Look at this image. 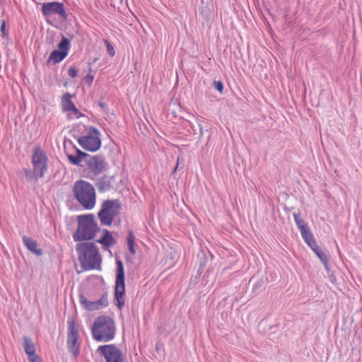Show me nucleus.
I'll list each match as a JSON object with an SVG mask.
<instances>
[{
    "label": "nucleus",
    "instance_id": "f257e3e1",
    "mask_svg": "<svg viewBox=\"0 0 362 362\" xmlns=\"http://www.w3.org/2000/svg\"><path fill=\"white\" fill-rule=\"evenodd\" d=\"M76 250L80 264L85 271L100 270L102 257L95 243H78L76 245Z\"/></svg>",
    "mask_w": 362,
    "mask_h": 362
},
{
    "label": "nucleus",
    "instance_id": "f03ea898",
    "mask_svg": "<svg viewBox=\"0 0 362 362\" xmlns=\"http://www.w3.org/2000/svg\"><path fill=\"white\" fill-rule=\"evenodd\" d=\"M48 162L49 158L41 146H35L31 156L33 169L25 168L22 170L26 180L37 181L42 178L48 170Z\"/></svg>",
    "mask_w": 362,
    "mask_h": 362
},
{
    "label": "nucleus",
    "instance_id": "7ed1b4c3",
    "mask_svg": "<svg viewBox=\"0 0 362 362\" xmlns=\"http://www.w3.org/2000/svg\"><path fill=\"white\" fill-rule=\"evenodd\" d=\"M77 229L73 234L75 242H88L95 238V235L100 230L98 223L93 214L79 215L77 217Z\"/></svg>",
    "mask_w": 362,
    "mask_h": 362
},
{
    "label": "nucleus",
    "instance_id": "20e7f679",
    "mask_svg": "<svg viewBox=\"0 0 362 362\" xmlns=\"http://www.w3.org/2000/svg\"><path fill=\"white\" fill-rule=\"evenodd\" d=\"M91 332L95 341H110L115 337L116 327L115 321L107 315L98 316L92 326Z\"/></svg>",
    "mask_w": 362,
    "mask_h": 362
},
{
    "label": "nucleus",
    "instance_id": "39448f33",
    "mask_svg": "<svg viewBox=\"0 0 362 362\" xmlns=\"http://www.w3.org/2000/svg\"><path fill=\"white\" fill-rule=\"evenodd\" d=\"M76 154L75 156L71 154L67 155L68 160L72 165H81L80 163L84 161L88 170L93 173L94 175H99L104 170L106 164L104 156H90L78 148H76Z\"/></svg>",
    "mask_w": 362,
    "mask_h": 362
},
{
    "label": "nucleus",
    "instance_id": "423d86ee",
    "mask_svg": "<svg viewBox=\"0 0 362 362\" xmlns=\"http://www.w3.org/2000/svg\"><path fill=\"white\" fill-rule=\"evenodd\" d=\"M73 192L77 202L87 210L92 209L96 202V194L94 187L88 182L79 180L73 185Z\"/></svg>",
    "mask_w": 362,
    "mask_h": 362
},
{
    "label": "nucleus",
    "instance_id": "0eeeda50",
    "mask_svg": "<svg viewBox=\"0 0 362 362\" xmlns=\"http://www.w3.org/2000/svg\"><path fill=\"white\" fill-rule=\"evenodd\" d=\"M121 208V202L117 199L105 200L101 204L100 210L98 213V217L100 223L103 226H111L115 217L119 214Z\"/></svg>",
    "mask_w": 362,
    "mask_h": 362
},
{
    "label": "nucleus",
    "instance_id": "6e6552de",
    "mask_svg": "<svg viewBox=\"0 0 362 362\" xmlns=\"http://www.w3.org/2000/svg\"><path fill=\"white\" fill-rule=\"evenodd\" d=\"M116 276L115 285V296L117 307L121 310L124 305L123 299L125 294L124 269L122 260L116 259Z\"/></svg>",
    "mask_w": 362,
    "mask_h": 362
},
{
    "label": "nucleus",
    "instance_id": "1a4fd4ad",
    "mask_svg": "<svg viewBox=\"0 0 362 362\" xmlns=\"http://www.w3.org/2000/svg\"><path fill=\"white\" fill-rule=\"evenodd\" d=\"M100 133L95 127L90 126L86 136L77 139L78 144L86 151L95 152L101 146Z\"/></svg>",
    "mask_w": 362,
    "mask_h": 362
},
{
    "label": "nucleus",
    "instance_id": "9d476101",
    "mask_svg": "<svg viewBox=\"0 0 362 362\" xmlns=\"http://www.w3.org/2000/svg\"><path fill=\"white\" fill-rule=\"evenodd\" d=\"M78 330L74 319L68 320V332H67V347L70 353L76 358L80 351V342L78 341Z\"/></svg>",
    "mask_w": 362,
    "mask_h": 362
},
{
    "label": "nucleus",
    "instance_id": "9b49d317",
    "mask_svg": "<svg viewBox=\"0 0 362 362\" xmlns=\"http://www.w3.org/2000/svg\"><path fill=\"white\" fill-rule=\"evenodd\" d=\"M58 49L53 50L48 57L47 63L53 64L59 63L64 60L69 54L71 48V40L62 35L60 42L57 45Z\"/></svg>",
    "mask_w": 362,
    "mask_h": 362
},
{
    "label": "nucleus",
    "instance_id": "f8f14e48",
    "mask_svg": "<svg viewBox=\"0 0 362 362\" xmlns=\"http://www.w3.org/2000/svg\"><path fill=\"white\" fill-rule=\"evenodd\" d=\"M98 351L105 358L106 362H124L122 351L114 344L100 346Z\"/></svg>",
    "mask_w": 362,
    "mask_h": 362
},
{
    "label": "nucleus",
    "instance_id": "ddd939ff",
    "mask_svg": "<svg viewBox=\"0 0 362 362\" xmlns=\"http://www.w3.org/2000/svg\"><path fill=\"white\" fill-rule=\"evenodd\" d=\"M41 11L44 16H48L52 14L59 15L63 20L68 19V13H66L64 6L59 1H52L45 3L42 5Z\"/></svg>",
    "mask_w": 362,
    "mask_h": 362
},
{
    "label": "nucleus",
    "instance_id": "4468645a",
    "mask_svg": "<svg viewBox=\"0 0 362 362\" xmlns=\"http://www.w3.org/2000/svg\"><path fill=\"white\" fill-rule=\"evenodd\" d=\"M107 293L105 292L101 298L96 301H90L86 299L83 294H79V302L82 307L88 311L99 310L101 308H106L108 305Z\"/></svg>",
    "mask_w": 362,
    "mask_h": 362
},
{
    "label": "nucleus",
    "instance_id": "2eb2a0df",
    "mask_svg": "<svg viewBox=\"0 0 362 362\" xmlns=\"http://www.w3.org/2000/svg\"><path fill=\"white\" fill-rule=\"evenodd\" d=\"M102 237L96 240V243H100L103 245V250H108L110 247L115 245L116 240L110 231L107 229H103L102 230Z\"/></svg>",
    "mask_w": 362,
    "mask_h": 362
},
{
    "label": "nucleus",
    "instance_id": "dca6fc26",
    "mask_svg": "<svg viewBox=\"0 0 362 362\" xmlns=\"http://www.w3.org/2000/svg\"><path fill=\"white\" fill-rule=\"evenodd\" d=\"M112 177L103 175L95 182V186L100 192H105L111 189Z\"/></svg>",
    "mask_w": 362,
    "mask_h": 362
},
{
    "label": "nucleus",
    "instance_id": "f3484780",
    "mask_svg": "<svg viewBox=\"0 0 362 362\" xmlns=\"http://www.w3.org/2000/svg\"><path fill=\"white\" fill-rule=\"evenodd\" d=\"M22 240L24 245L30 252L36 255H42V250L38 248L37 243L35 240L25 235L23 237Z\"/></svg>",
    "mask_w": 362,
    "mask_h": 362
},
{
    "label": "nucleus",
    "instance_id": "a211bd4d",
    "mask_svg": "<svg viewBox=\"0 0 362 362\" xmlns=\"http://www.w3.org/2000/svg\"><path fill=\"white\" fill-rule=\"evenodd\" d=\"M23 339L24 351L28 358L31 357L37 358V355L35 354V346L32 339L28 337H23Z\"/></svg>",
    "mask_w": 362,
    "mask_h": 362
},
{
    "label": "nucleus",
    "instance_id": "6ab92c4d",
    "mask_svg": "<svg viewBox=\"0 0 362 362\" xmlns=\"http://www.w3.org/2000/svg\"><path fill=\"white\" fill-rule=\"evenodd\" d=\"M71 97L72 95L69 93L62 95L61 105L63 112H69L71 109H74L75 105L71 100Z\"/></svg>",
    "mask_w": 362,
    "mask_h": 362
},
{
    "label": "nucleus",
    "instance_id": "aec40b11",
    "mask_svg": "<svg viewBox=\"0 0 362 362\" xmlns=\"http://www.w3.org/2000/svg\"><path fill=\"white\" fill-rule=\"evenodd\" d=\"M293 218L295 223L298 228L299 229L300 233L310 229V228L308 226V223L304 221L303 218H301L300 212L294 213Z\"/></svg>",
    "mask_w": 362,
    "mask_h": 362
},
{
    "label": "nucleus",
    "instance_id": "412c9836",
    "mask_svg": "<svg viewBox=\"0 0 362 362\" xmlns=\"http://www.w3.org/2000/svg\"><path fill=\"white\" fill-rule=\"evenodd\" d=\"M127 242L129 247V252L132 255H135V235L133 230H129L127 232Z\"/></svg>",
    "mask_w": 362,
    "mask_h": 362
},
{
    "label": "nucleus",
    "instance_id": "4be33fe9",
    "mask_svg": "<svg viewBox=\"0 0 362 362\" xmlns=\"http://www.w3.org/2000/svg\"><path fill=\"white\" fill-rule=\"evenodd\" d=\"M313 252L317 256V257L320 259V261L323 264L325 269L327 271H329V259H328L327 256L320 250V248L319 247L317 248H315V250H314Z\"/></svg>",
    "mask_w": 362,
    "mask_h": 362
},
{
    "label": "nucleus",
    "instance_id": "5701e85b",
    "mask_svg": "<svg viewBox=\"0 0 362 362\" xmlns=\"http://www.w3.org/2000/svg\"><path fill=\"white\" fill-rule=\"evenodd\" d=\"M300 234L303 240L306 243L307 245L311 243L313 241L315 240L310 229L307 230L306 231L303 232Z\"/></svg>",
    "mask_w": 362,
    "mask_h": 362
},
{
    "label": "nucleus",
    "instance_id": "b1692460",
    "mask_svg": "<svg viewBox=\"0 0 362 362\" xmlns=\"http://www.w3.org/2000/svg\"><path fill=\"white\" fill-rule=\"evenodd\" d=\"M264 288V281L262 279L257 280V281L253 285L252 292L258 293L262 291Z\"/></svg>",
    "mask_w": 362,
    "mask_h": 362
},
{
    "label": "nucleus",
    "instance_id": "393cba45",
    "mask_svg": "<svg viewBox=\"0 0 362 362\" xmlns=\"http://www.w3.org/2000/svg\"><path fill=\"white\" fill-rule=\"evenodd\" d=\"M105 44L106 45L107 52L108 54L111 57L115 56V49H114V47L112 46V45L107 40H105Z\"/></svg>",
    "mask_w": 362,
    "mask_h": 362
},
{
    "label": "nucleus",
    "instance_id": "a878e982",
    "mask_svg": "<svg viewBox=\"0 0 362 362\" xmlns=\"http://www.w3.org/2000/svg\"><path fill=\"white\" fill-rule=\"evenodd\" d=\"M214 87L219 92L222 93L224 88L223 83L221 81H214Z\"/></svg>",
    "mask_w": 362,
    "mask_h": 362
},
{
    "label": "nucleus",
    "instance_id": "bb28decb",
    "mask_svg": "<svg viewBox=\"0 0 362 362\" xmlns=\"http://www.w3.org/2000/svg\"><path fill=\"white\" fill-rule=\"evenodd\" d=\"M0 31L1 33V35H2L3 38H6L8 37V33L6 31V21L5 20H1Z\"/></svg>",
    "mask_w": 362,
    "mask_h": 362
},
{
    "label": "nucleus",
    "instance_id": "cd10ccee",
    "mask_svg": "<svg viewBox=\"0 0 362 362\" xmlns=\"http://www.w3.org/2000/svg\"><path fill=\"white\" fill-rule=\"evenodd\" d=\"M68 74L71 78H76L78 75V70L75 66H70L68 69Z\"/></svg>",
    "mask_w": 362,
    "mask_h": 362
},
{
    "label": "nucleus",
    "instance_id": "c85d7f7f",
    "mask_svg": "<svg viewBox=\"0 0 362 362\" xmlns=\"http://www.w3.org/2000/svg\"><path fill=\"white\" fill-rule=\"evenodd\" d=\"M83 79L88 85H91L93 83L94 76L90 74H88Z\"/></svg>",
    "mask_w": 362,
    "mask_h": 362
},
{
    "label": "nucleus",
    "instance_id": "c756f323",
    "mask_svg": "<svg viewBox=\"0 0 362 362\" xmlns=\"http://www.w3.org/2000/svg\"><path fill=\"white\" fill-rule=\"evenodd\" d=\"M69 112H72L74 115L76 117V118H80L81 117H83L84 115L82 114L76 107V105L74 107V109H71Z\"/></svg>",
    "mask_w": 362,
    "mask_h": 362
},
{
    "label": "nucleus",
    "instance_id": "7c9ffc66",
    "mask_svg": "<svg viewBox=\"0 0 362 362\" xmlns=\"http://www.w3.org/2000/svg\"><path fill=\"white\" fill-rule=\"evenodd\" d=\"M98 105L100 107V108L103 110V112H105V113H107L109 108H108L107 105L105 103L103 102L102 100H99Z\"/></svg>",
    "mask_w": 362,
    "mask_h": 362
},
{
    "label": "nucleus",
    "instance_id": "2f4dec72",
    "mask_svg": "<svg viewBox=\"0 0 362 362\" xmlns=\"http://www.w3.org/2000/svg\"><path fill=\"white\" fill-rule=\"evenodd\" d=\"M310 249L313 251L314 250H315V248H317L319 246L317 245V243H316V240H315L314 241H313L311 243L308 244V245Z\"/></svg>",
    "mask_w": 362,
    "mask_h": 362
},
{
    "label": "nucleus",
    "instance_id": "473e14b6",
    "mask_svg": "<svg viewBox=\"0 0 362 362\" xmlns=\"http://www.w3.org/2000/svg\"><path fill=\"white\" fill-rule=\"evenodd\" d=\"M30 362H40V358L31 357L28 358Z\"/></svg>",
    "mask_w": 362,
    "mask_h": 362
},
{
    "label": "nucleus",
    "instance_id": "72a5a7b5",
    "mask_svg": "<svg viewBox=\"0 0 362 362\" xmlns=\"http://www.w3.org/2000/svg\"><path fill=\"white\" fill-rule=\"evenodd\" d=\"M177 167H178V162L177 163L176 166L175 167L174 170H173V173H174V172H175L177 170Z\"/></svg>",
    "mask_w": 362,
    "mask_h": 362
}]
</instances>
